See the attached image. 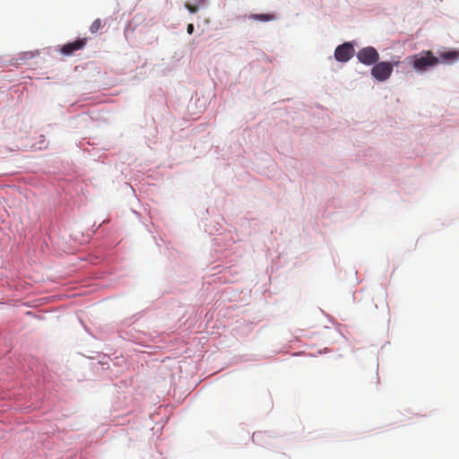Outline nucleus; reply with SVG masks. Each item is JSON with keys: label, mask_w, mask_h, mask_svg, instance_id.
<instances>
[{"label": "nucleus", "mask_w": 459, "mask_h": 459, "mask_svg": "<svg viewBox=\"0 0 459 459\" xmlns=\"http://www.w3.org/2000/svg\"><path fill=\"white\" fill-rule=\"evenodd\" d=\"M406 61L417 72H425L429 68L440 64L439 58L435 56L429 50L422 51L417 55L409 56L406 57Z\"/></svg>", "instance_id": "1"}, {"label": "nucleus", "mask_w": 459, "mask_h": 459, "mask_svg": "<svg viewBox=\"0 0 459 459\" xmlns=\"http://www.w3.org/2000/svg\"><path fill=\"white\" fill-rule=\"evenodd\" d=\"M399 61L390 62H377L371 69V75L379 82H385L390 78L393 73V66L398 65Z\"/></svg>", "instance_id": "2"}, {"label": "nucleus", "mask_w": 459, "mask_h": 459, "mask_svg": "<svg viewBox=\"0 0 459 459\" xmlns=\"http://www.w3.org/2000/svg\"><path fill=\"white\" fill-rule=\"evenodd\" d=\"M357 58L366 65H372L378 61L379 54L375 48L366 47L357 52Z\"/></svg>", "instance_id": "3"}, {"label": "nucleus", "mask_w": 459, "mask_h": 459, "mask_svg": "<svg viewBox=\"0 0 459 459\" xmlns=\"http://www.w3.org/2000/svg\"><path fill=\"white\" fill-rule=\"evenodd\" d=\"M354 52L352 44L345 42L335 48L334 57L339 62H347L353 56Z\"/></svg>", "instance_id": "4"}, {"label": "nucleus", "mask_w": 459, "mask_h": 459, "mask_svg": "<svg viewBox=\"0 0 459 459\" xmlns=\"http://www.w3.org/2000/svg\"><path fill=\"white\" fill-rule=\"evenodd\" d=\"M87 40L86 38H82L74 42L66 43L61 48V53L65 56L72 55L74 52L82 49L86 46Z\"/></svg>", "instance_id": "5"}, {"label": "nucleus", "mask_w": 459, "mask_h": 459, "mask_svg": "<svg viewBox=\"0 0 459 459\" xmlns=\"http://www.w3.org/2000/svg\"><path fill=\"white\" fill-rule=\"evenodd\" d=\"M438 58L440 63L453 64L459 60V50L442 52Z\"/></svg>", "instance_id": "6"}, {"label": "nucleus", "mask_w": 459, "mask_h": 459, "mask_svg": "<svg viewBox=\"0 0 459 459\" xmlns=\"http://www.w3.org/2000/svg\"><path fill=\"white\" fill-rule=\"evenodd\" d=\"M195 4H192L189 2L185 4V7L192 13H195L198 12L201 4L204 3V0H194Z\"/></svg>", "instance_id": "7"}, {"label": "nucleus", "mask_w": 459, "mask_h": 459, "mask_svg": "<svg viewBox=\"0 0 459 459\" xmlns=\"http://www.w3.org/2000/svg\"><path fill=\"white\" fill-rule=\"evenodd\" d=\"M251 19L257 20L260 22H270L274 19V15L273 14H252L250 16Z\"/></svg>", "instance_id": "8"}, {"label": "nucleus", "mask_w": 459, "mask_h": 459, "mask_svg": "<svg viewBox=\"0 0 459 459\" xmlns=\"http://www.w3.org/2000/svg\"><path fill=\"white\" fill-rule=\"evenodd\" d=\"M103 24L100 19H96L91 25L90 26V31L94 34L99 31L102 28Z\"/></svg>", "instance_id": "9"}, {"label": "nucleus", "mask_w": 459, "mask_h": 459, "mask_svg": "<svg viewBox=\"0 0 459 459\" xmlns=\"http://www.w3.org/2000/svg\"><path fill=\"white\" fill-rule=\"evenodd\" d=\"M186 30L188 34H192L194 32V25L192 23H189L187 25Z\"/></svg>", "instance_id": "10"}]
</instances>
